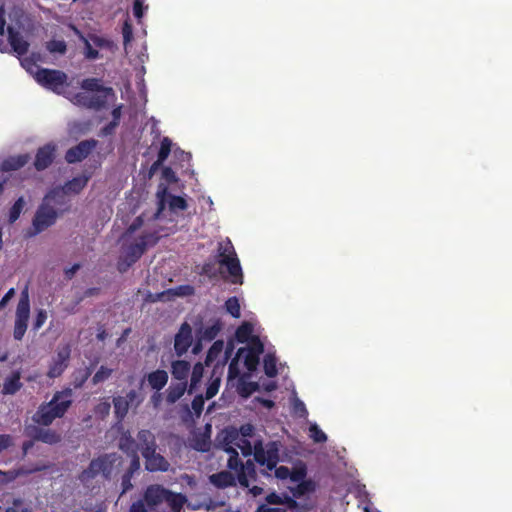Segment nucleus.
Here are the masks:
<instances>
[{"label": "nucleus", "mask_w": 512, "mask_h": 512, "mask_svg": "<svg viewBox=\"0 0 512 512\" xmlns=\"http://www.w3.org/2000/svg\"><path fill=\"white\" fill-rule=\"evenodd\" d=\"M280 447L279 441H269L265 445H263L262 441H257L254 444V460L260 466H265L266 468L260 471L261 474L270 477L269 471L274 470V475L277 479H289L291 482L301 480L304 476H307V465L302 461L296 463L292 469L287 466L277 467L280 461Z\"/></svg>", "instance_id": "1"}, {"label": "nucleus", "mask_w": 512, "mask_h": 512, "mask_svg": "<svg viewBox=\"0 0 512 512\" xmlns=\"http://www.w3.org/2000/svg\"><path fill=\"white\" fill-rule=\"evenodd\" d=\"M73 391L67 387L56 391L49 402L40 404L32 416L34 423L41 426H49L57 418H62L72 406Z\"/></svg>", "instance_id": "2"}, {"label": "nucleus", "mask_w": 512, "mask_h": 512, "mask_svg": "<svg viewBox=\"0 0 512 512\" xmlns=\"http://www.w3.org/2000/svg\"><path fill=\"white\" fill-rule=\"evenodd\" d=\"M217 262L227 270V275L223 276L225 281L235 285L243 284L242 267L230 240L219 243Z\"/></svg>", "instance_id": "3"}, {"label": "nucleus", "mask_w": 512, "mask_h": 512, "mask_svg": "<svg viewBox=\"0 0 512 512\" xmlns=\"http://www.w3.org/2000/svg\"><path fill=\"white\" fill-rule=\"evenodd\" d=\"M120 457L116 453H105L94 458L78 476L81 483L87 484L101 475L104 480H110L116 463Z\"/></svg>", "instance_id": "4"}, {"label": "nucleus", "mask_w": 512, "mask_h": 512, "mask_svg": "<svg viewBox=\"0 0 512 512\" xmlns=\"http://www.w3.org/2000/svg\"><path fill=\"white\" fill-rule=\"evenodd\" d=\"M34 77L41 86L59 95H64L65 88L69 85L67 74L57 69L37 67Z\"/></svg>", "instance_id": "5"}, {"label": "nucleus", "mask_w": 512, "mask_h": 512, "mask_svg": "<svg viewBox=\"0 0 512 512\" xmlns=\"http://www.w3.org/2000/svg\"><path fill=\"white\" fill-rule=\"evenodd\" d=\"M158 237L155 233L145 232L131 243L123 245V254L128 257L130 262H137L145 253L148 246L157 243Z\"/></svg>", "instance_id": "6"}, {"label": "nucleus", "mask_w": 512, "mask_h": 512, "mask_svg": "<svg viewBox=\"0 0 512 512\" xmlns=\"http://www.w3.org/2000/svg\"><path fill=\"white\" fill-rule=\"evenodd\" d=\"M30 317V302L27 291L21 293V297L17 304L13 337L15 340L21 341L26 333L28 321Z\"/></svg>", "instance_id": "7"}, {"label": "nucleus", "mask_w": 512, "mask_h": 512, "mask_svg": "<svg viewBox=\"0 0 512 512\" xmlns=\"http://www.w3.org/2000/svg\"><path fill=\"white\" fill-rule=\"evenodd\" d=\"M156 197L158 205L156 215L164 211L166 203H168L169 209L173 212L177 210L184 211L188 207L187 201L183 197L171 195L168 187L162 183L157 188Z\"/></svg>", "instance_id": "8"}, {"label": "nucleus", "mask_w": 512, "mask_h": 512, "mask_svg": "<svg viewBox=\"0 0 512 512\" xmlns=\"http://www.w3.org/2000/svg\"><path fill=\"white\" fill-rule=\"evenodd\" d=\"M57 217V210L53 208L52 205H48L47 202L43 200L33 218V234H38L52 226L56 222Z\"/></svg>", "instance_id": "9"}, {"label": "nucleus", "mask_w": 512, "mask_h": 512, "mask_svg": "<svg viewBox=\"0 0 512 512\" xmlns=\"http://www.w3.org/2000/svg\"><path fill=\"white\" fill-rule=\"evenodd\" d=\"M71 102L77 106L99 111L106 107L108 100L104 94H88L86 92H78L71 97L67 96Z\"/></svg>", "instance_id": "10"}, {"label": "nucleus", "mask_w": 512, "mask_h": 512, "mask_svg": "<svg viewBox=\"0 0 512 512\" xmlns=\"http://www.w3.org/2000/svg\"><path fill=\"white\" fill-rule=\"evenodd\" d=\"M70 357L71 346L69 344H65L59 347L56 351V356L53 358L51 364L49 365L47 376L49 378L60 377L68 367Z\"/></svg>", "instance_id": "11"}, {"label": "nucleus", "mask_w": 512, "mask_h": 512, "mask_svg": "<svg viewBox=\"0 0 512 512\" xmlns=\"http://www.w3.org/2000/svg\"><path fill=\"white\" fill-rule=\"evenodd\" d=\"M96 146L97 141L94 139L83 140L66 151L65 160L69 164L81 162L91 154Z\"/></svg>", "instance_id": "12"}, {"label": "nucleus", "mask_w": 512, "mask_h": 512, "mask_svg": "<svg viewBox=\"0 0 512 512\" xmlns=\"http://www.w3.org/2000/svg\"><path fill=\"white\" fill-rule=\"evenodd\" d=\"M192 341V328L187 322H184L175 335L174 349L176 354L178 356L185 354L191 346Z\"/></svg>", "instance_id": "13"}, {"label": "nucleus", "mask_w": 512, "mask_h": 512, "mask_svg": "<svg viewBox=\"0 0 512 512\" xmlns=\"http://www.w3.org/2000/svg\"><path fill=\"white\" fill-rule=\"evenodd\" d=\"M56 156V146L53 143H47L39 147L34 161V167L37 171L47 169L54 161Z\"/></svg>", "instance_id": "14"}, {"label": "nucleus", "mask_w": 512, "mask_h": 512, "mask_svg": "<svg viewBox=\"0 0 512 512\" xmlns=\"http://www.w3.org/2000/svg\"><path fill=\"white\" fill-rule=\"evenodd\" d=\"M48 205H52L58 212H65L69 210L70 200L68 194H66L60 187L51 189L43 199Z\"/></svg>", "instance_id": "15"}, {"label": "nucleus", "mask_w": 512, "mask_h": 512, "mask_svg": "<svg viewBox=\"0 0 512 512\" xmlns=\"http://www.w3.org/2000/svg\"><path fill=\"white\" fill-rule=\"evenodd\" d=\"M157 448L150 449L142 454L145 459V468L150 472H166L170 464L164 456L156 452Z\"/></svg>", "instance_id": "16"}, {"label": "nucleus", "mask_w": 512, "mask_h": 512, "mask_svg": "<svg viewBox=\"0 0 512 512\" xmlns=\"http://www.w3.org/2000/svg\"><path fill=\"white\" fill-rule=\"evenodd\" d=\"M27 436L31 437L33 440L41 441L46 444H56L60 442V435L51 429H43L37 426H31L26 429Z\"/></svg>", "instance_id": "17"}, {"label": "nucleus", "mask_w": 512, "mask_h": 512, "mask_svg": "<svg viewBox=\"0 0 512 512\" xmlns=\"http://www.w3.org/2000/svg\"><path fill=\"white\" fill-rule=\"evenodd\" d=\"M8 42L12 48V51L17 54L18 57L24 56L29 50V43L24 39L22 34L15 30L13 27H7Z\"/></svg>", "instance_id": "18"}, {"label": "nucleus", "mask_w": 512, "mask_h": 512, "mask_svg": "<svg viewBox=\"0 0 512 512\" xmlns=\"http://www.w3.org/2000/svg\"><path fill=\"white\" fill-rule=\"evenodd\" d=\"M169 489L154 484L147 487L144 492V501L149 507H156L165 501Z\"/></svg>", "instance_id": "19"}, {"label": "nucleus", "mask_w": 512, "mask_h": 512, "mask_svg": "<svg viewBox=\"0 0 512 512\" xmlns=\"http://www.w3.org/2000/svg\"><path fill=\"white\" fill-rule=\"evenodd\" d=\"M81 89L86 92H93V94H104L105 99L109 100V97H114V90L111 87H105L102 85V80L98 78H86L80 83Z\"/></svg>", "instance_id": "20"}, {"label": "nucleus", "mask_w": 512, "mask_h": 512, "mask_svg": "<svg viewBox=\"0 0 512 512\" xmlns=\"http://www.w3.org/2000/svg\"><path fill=\"white\" fill-rule=\"evenodd\" d=\"M292 482L296 483V486L288 487V490L298 499L305 495L312 494L317 490V483L313 479L307 478V476H304L301 480Z\"/></svg>", "instance_id": "21"}, {"label": "nucleus", "mask_w": 512, "mask_h": 512, "mask_svg": "<svg viewBox=\"0 0 512 512\" xmlns=\"http://www.w3.org/2000/svg\"><path fill=\"white\" fill-rule=\"evenodd\" d=\"M91 178L90 174H83L77 177H74L73 179L67 181L64 183L63 186H59L63 191L70 195H77L79 194L88 184L89 180Z\"/></svg>", "instance_id": "22"}, {"label": "nucleus", "mask_w": 512, "mask_h": 512, "mask_svg": "<svg viewBox=\"0 0 512 512\" xmlns=\"http://www.w3.org/2000/svg\"><path fill=\"white\" fill-rule=\"evenodd\" d=\"M145 379L151 389L159 392L166 386L169 379V375L167 371L163 369H157L155 371L148 373L145 376Z\"/></svg>", "instance_id": "23"}, {"label": "nucleus", "mask_w": 512, "mask_h": 512, "mask_svg": "<svg viewBox=\"0 0 512 512\" xmlns=\"http://www.w3.org/2000/svg\"><path fill=\"white\" fill-rule=\"evenodd\" d=\"M225 440L227 441V445H236L244 456H249L252 453L254 454V447L252 448L251 443L247 439L240 438V434L237 430L228 432L225 436Z\"/></svg>", "instance_id": "24"}, {"label": "nucleus", "mask_w": 512, "mask_h": 512, "mask_svg": "<svg viewBox=\"0 0 512 512\" xmlns=\"http://www.w3.org/2000/svg\"><path fill=\"white\" fill-rule=\"evenodd\" d=\"M237 479L239 484L245 488L249 487V480H257V471L252 460H247L246 463H243L241 470L237 475Z\"/></svg>", "instance_id": "25"}, {"label": "nucleus", "mask_w": 512, "mask_h": 512, "mask_svg": "<svg viewBox=\"0 0 512 512\" xmlns=\"http://www.w3.org/2000/svg\"><path fill=\"white\" fill-rule=\"evenodd\" d=\"M50 467H51L50 464L37 463V464H34V465H32V466H30L28 468L21 467V468H19L17 470H11V471H7V472H4V471L0 470V475L7 476L8 480L12 481V480H14L19 475H29V474H33V473H36V472L45 471V470L49 469Z\"/></svg>", "instance_id": "26"}, {"label": "nucleus", "mask_w": 512, "mask_h": 512, "mask_svg": "<svg viewBox=\"0 0 512 512\" xmlns=\"http://www.w3.org/2000/svg\"><path fill=\"white\" fill-rule=\"evenodd\" d=\"M138 449L141 453L148 452L150 449L157 448L156 439L154 434L147 429H142L137 434Z\"/></svg>", "instance_id": "27"}, {"label": "nucleus", "mask_w": 512, "mask_h": 512, "mask_svg": "<svg viewBox=\"0 0 512 512\" xmlns=\"http://www.w3.org/2000/svg\"><path fill=\"white\" fill-rule=\"evenodd\" d=\"M190 369V363L185 360H176L171 364V374L173 378L181 382H187Z\"/></svg>", "instance_id": "28"}, {"label": "nucleus", "mask_w": 512, "mask_h": 512, "mask_svg": "<svg viewBox=\"0 0 512 512\" xmlns=\"http://www.w3.org/2000/svg\"><path fill=\"white\" fill-rule=\"evenodd\" d=\"M30 160L29 154H20L16 156H10L2 162V169L4 171H14L24 167Z\"/></svg>", "instance_id": "29"}, {"label": "nucleus", "mask_w": 512, "mask_h": 512, "mask_svg": "<svg viewBox=\"0 0 512 512\" xmlns=\"http://www.w3.org/2000/svg\"><path fill=\"white\" fill-rule=\"evenodd\" d=\"M210 481L218 488H227L235 485V477L229 471H221L211 475Z\"/></svg>", "instance_id": "30"}, {"label": "nucleus", "mask_w": 512, "mask_h": 512, "mask_svg": "<svg viewBox=\"0 0 512 512\" xmlns=\"http://www.w3.org/2000/svg\"><path fill=\"white\" fill-rule=\"evenodd\" d=\"M187 389V382H179L171 384L167 389L166 401L169 404L177 402L185 393Z\"/></svg>", "instance_id": "31"}, {"label": "nucleus", "mask_w": 512, "mask_h": 512, "mask_svg": "<svg viewBox=\"0 0 512 512\" xmlns=\"http://www.w3.org/2000/svg\"><path fill=\"white\" fill-rule=\"evenodd\" d=\"M164 502L168 504L172 512H180L186 502V497L181 493H175L168 490Z\"/></svg>", "instance_id": "32"}, {"label": "nucleus", "mask_w": 512, "mask_h": 512, "mask_svg": "<svg viewBox=\"0 0 512 512\" xmlns=\"http://www.w3.org/2000/svg\"><path fill=\"white\" fill-rule=\"evenodd\" d=\"M119 448L127 455H133L138 452V445L129 432H125L121 435Z\"/></svg>", "instance_id": "33"}, {"label": "nucleus", "mask_w": 512, "mask_h": 512, "mask_svg": "<svg viewBox=\"0 0 512 512\" xmlns=\"http://www.w3.org/2000/svg\"><path fill=\"white\" fill-rule=\"evenodd\" d=\"M115 416L119 421H122L129 411V400L123 396H116L113 398Z\"/></svg>", "instance_id": "34"}, {"label": "nucleus", "mask_w": 512, "mask_h": 512, "mask_svg": "<svg viewBox=\"0 0 512 512\" xmlns=\"http://www.w3.org/2000/svg\"><path fill=\"white\" fill-rule=\"evenodd\" d=\"M236 339L240 343H247L249 342L253 335V326L249 322L242 323L235 332Z\"/></svg>", "instance_id": "35"}, {"label": "nucleus", "mask_w": 512, "mask_h": 512, "mask_svg": "<svg viewBox=\"0 0 512 512\" xmlns=\"http://www.w3.org/2000/svg\"><path fill=\"white\" fill-rule=\"evenodd\" d=\"M172 142L168 137H164L160 143V149L158 151L157 160L155 161V166H160L163 162L168 158L171 152Z\"/></svg>", "instance_id": "36"}, {"label": "nucleus", "mask_w": 512, "mask_h": 512, "mask_svg": "<svg viewBox=\"0 0 512 512\" xmlns=\"http://www.w3.org/2000/svg\"><path fill=\"white\" fill-rule=\"evenodd\" d=\"M225 451L230 454L227 464L228 468L230 470H234L238 474L241 470V466L243 465V462L239 458L238 452L231 446L226 447Z\"/></svg>", "instance_id": "37"}, {"label": "nucleus", "mask_w": 512, "mask_h": 512, "mask_svg": "<svg viewBox=\"0 0 512 512\" xmlns=\"http://www.w3.org/2000/svg\"><path fill=\"white\" fill-rule=\"evenodd\" d=\"M223 348L224 342L222 340L215 341L207 352L205 363L207 365L212 364L220 356Z\"/></svg>", "instance_id": "38"}, {"label": "nucleus", "mask_w": 512, "mask_h": 512, "mask_svg": "<svg viewBox=\"0 0 512 512\" xmlns=\"http://www.w3.org/2000/svg\"><path fill=\"white\" fill-rule=\"evenodd\" d=\"M263 367H264V372L268 377H270V378L275 377L278 373L276 357L272 354L265 355L264 360H263Z\"/></svg>", "instance_id": "39"}, {"label": "nucleus", "mask_w": 512, "mask_h": 512, "mask_svg": "<svg viewBox=\"0 0 512 512\" xmlns=\"http://www.w3.org/2000/svg\"><path fill=\"white\" fill-rule=\"evenodd\" d=\"M22 387L19 374H14L3 385L4 394H15Z\"/></svg>", "instance_id": "40"}, {"label": "nucleus", "mask_w": 512, "mask_h": 512, "mask_svg": "<svg viewBox=\"0 0 512 512\" xmlns=\"http://www.w3.org/2000/svg\"><path fill=\"white\" fill-rule=\"evenodd\" d=\"M204 367L201 363H196L192 369L191 373V379H190V388L189 392L192 393V391L197 387L198 383L200 382L201 378L203 377Z\"/></svg>", "instance_id": "41"}, {"label": "nucleus", "mask_w": 512, "mask_h": 512, "mask_svg": "<svg viewBox=\"0 0 512 512\" xmlns=\"http://www.w3.org/2000/svg\"><path fill=\"white\" fill-rule=\"evenodd\" d=\"M225 308L227 312L234 318L241 316L240 304L237 297L233 296L226 300Z\"/></svg>", "instance_id": "42"}, {"label": "nucleus", "mask_w": 512, "mask_h": 512, "mask_svg": "<svg viewBox=\"0 0 512 512\" xmlns=\"http://www.w3.org/2000/svg\"><path fill=\"white\" fill-rule=\"evenodd\" d=\"M46 49L52 54H65L67 51V45L64 40L52 39L46 43Z\"/></svg>", "instance_id": "43"}, {"label": "nucleus", "mask_w": 512, "mask_h": 512, "mask_svg": "<svg viewBox=\"0 0 512 512\" xmlns=\"http://www.w3.org/2000/svg\"><path fill=\"white\" fill-rule=\"evenodd\" d=\"M25 201L23 197H19L9 211V223H14L19 217L24 208Z\"/></svg>", "instance_id": "44"}, {"label": "nucleus", "mask_w": 512, "mask_h": 512, "mask_svg": "<svg viewBox=\"0 0 512 512\" xmlns=\"http://www.w3.org/2000/svg\"><path fill=\"white\" fill-rule=\"evenodd\" d=\"M113 373V369L108 368L106 366H100V368L97 370V372L92 377V383L93 385H97L99 383H102L106 381Z\"/></svg>", "instance_id": "45"}, {"label": "nucleus", "mask_w": 512, "mask_h": 512, "mask_svg": "<svg viewBox=\"0 0 512 512\" xmlns=\"http://www.w3.org/2000/svg\"><path fill=\"white\" fill-rule=\"evenodd\" d=\"M247 343L249 344L247 352L257 355H261L264 352V344L258 336H253L252 339Z\"/></svg>", "instance_id": "46"}, {"label": "nucleus", "mask_w": 512, "mask_h": 512, "mask_svg": "<svg viewBox=\"0 0 512 512\" xmlns=\"http://www.w3.org/2000/svg\"><path fill=\"white\" fill-rule=\"evenodd\" d=\"M260 355L247 352L244 357V364L248 371L253 372L259 364Z\"/></svg>", "instance_id": "47"}, {"label": "nucleus", "mask_w": 512, "mask_h": 512, "mask_svg": "<svg viewBox=\"0 0 512 512\" xmlns=\"http://www.w3.org/2000/svg\"><path fill=\"white\" fill-rule=\"evenodd\" d=\"M143 218L141 216L136 217L133 222L128 226L126 231L122 235V239L126 240L129 236H131L134 232L139 230L143 226Z\"/></svg>", "instance_id": "48"}, {"label": "nucleus", "mask_w": 512, "mask_h": 512, "mask_svg": "<svg viewBox=\"0 0 512 512\" xmlns=\"http://www.w3.org/2000/svg\"><path fill=\"white\" fill-rule=\"evenodd\" d=\"M280 499H281V505H286L287 508L291 511H298L297 509L299 508V503L297 501L298 498H295L292 494L291 496L288 495V494H282L280 495Z\"/></svg>", "instance_id": "49"}, {"label": "nucleus", "mask_w": 512, "mask_h": 512, "mask_svg": "<svg viewBox=\"0 0 512 512\" xmlns=\"http://www.w3.org/2000/svg\"><path fill=\"white\" fill-rule=\"evenodd\" d=\"M280 499H281V505H286L287 508L291 511H298L297 509L299 508V503L297 501L298 498H295L292 494L291 496L288 495V494H282L280 495Z\"/></svg>", "instance_id": "50"}, {"label": "nucleus", "mask_w": 512, "mask_h": 512, "mask_svg": "<svg viewBox=\"0 0 512 512\" xmlns=\"http://www.w3.org/2000/svg\"><path fill=\"white\" fill-rule=\"evenodd\" d=\"M91 375V369L86 368L85 370L81 371L79 375H75L73 380V386L74 388H81L85 382L88 380V378Z\"/></svg>", "instance_id": "51"}, {"label": "nucleus", "mask_w": 512, "mask_h": 512, "mask_svg": "<svg viewBox=\"0 0 512 512\" xmlns=\"http://www.w3.org/2000/svg\"><path fill=\"white\" fill-rule=\"evenodd\" d=\"M311 437L316 443H323L327 440L326 434L316 425L310 426Z\"/></svg>", "instance_id": "52"}, {"label": "nucleus", "mask_w": 512, "mask_h": 512, "mask_svg": "<svg viewBox=\"0 0 512 512\" xmlns=\"http://www.w3.org/2000/svg\"><path fill=\"white\" fill-rule=\"evenodd\" d=\"M111 409V404L105 400L98 403L94 408V413L101 418H104L109 415Z\"/></svg>", "instance_id": "53"}, {"label": "nucleus", "mask_w": 512, "mask_h": 512, "mask_svg": "<svg viewBox=\"0 0 512 512\" xmlns=\"http://www.w3.org/2000/svg\"><path fill=\"white\" fill-rule=\"evenodd\" d=\"M242 351H243V349H239L237 356L234 359H232V361L229 364L228 376L230 379H234L239 376L240 371H239V365H238V356L240 355V353Z\"/></svg>", "instance_id": "54"}, {"label": "nucleus", "mask_w": 512, "mask_h": 512, "mask_svg": "<svg viewBox=\"0 0 512 512\" xmlns=\"http://www.w3.org/2000/svg\"><path fill=\"white\" fill-rule=\"evenodd\" d=\"M219 387H220V380L219 379L212 380L206 388L205 399L209 400V399L213 398L218 393Z\"/></svg>", "instance_id": "55"}, {"label": "nucleus", "mask_w": 512, "mask_h": 512, "mask_svg": "<svg viewBox=\"0 0 512 512\" xmlns=\"http://www.w3.org/2000/svg\"><path fill=\"white\" fill-rule=\"evenodd\" d=\"M47 319V312L44 309H40L37 311L36 317L33 322V329L35 331L39 330L45 323Z\"/></svg>", "instance_id": "56"}, {"label": "nucleus", "mask_w": 512, "mask_h": 512, "mask_svg": "<svg viewBox=\"0 0 512 512\" xmlns=\"http://www.w3.org/2000/svg\"><path fill=\"white\" fill-rule=\"evenodd\" d=\"M132 477H133V474H131V472H126L122 475V478H121V487H122V491H121V495L125 494L127 491H129L130 489H132L133 485H132Z\"/></svg>", "instance_id": "57"}, {"label": "nucleus", "mask_w": 512, "mask_h": 512, "mask_svg": "<svg viewBox=\"0 0 512 512\" xmlns=\"http://www.w3.org/2000/svg\"><path fill=\"white\" fill-rule=\"evenodd\" d=\"M135 262H130L127 256L124 254L119 258L117 263V269L119 272H126Z\"/></svg>", "instance_id": "58"}, {"label": "nucleus", "mask_w": 512, "mask_h": 512, "mask_svg": "<svg viewBox=\"0 0 512 512\" xmlns=\"http://www.w3.org/2000/svg\"><path fill=\"white\" fill-rule=\"evenodd\" d=\"M204 397L202 395H197L192 400L191 406L195 413L200 414L204 407Z\"/></svg>", "instance_id": "59"}, {"label": "nucleus", "mask_w": 512, "mask_h": 512, "mask_svg": "<svg viewBox=\"0 0 512 512\" xmlns=\"http://www.w3.org/2000/svg\"><path fill=\"white\" fill-rule=\"evenodd\" d=\"M219 331H220V326L218 324L209 326L204 330V338L207 340H213L217 336Z\"/></svg>", "instance_id": "60"}, {"label": "nucleus", "mask_w": 512, "mask_h": 512, "mask_svg": "<svg viewBox=\"0 0 512 512\" xmlns=\"http://www.w3.org/2000/svg\"><path fill=\"white\" fill-rule=\"evenodd\" d=\"M201 274L206 275L209 278H214L216 276L214 263H212V262L204 263L202 266Z\"/></svg>", "instance_id": "61"}, {"label": "nucleus", "mask_w": 512, "mask_h": 512, "mask_svg": "<svg viewBox=\"0 0 512 512\" xmlns=\"http://www.w3.org/2000/svg\"><path fill=\"white\" fill-rule=\"evenodd\" d=\"M13 444V438L9 434H0V453Z\"/></svg>", "instance_id": "62"}, {"label": "nucleus", "mask_w": 512, "mask_h": 512, "mask_svg": "<svg viewBox=\"0 0 512 512\" xmlns=\"http://www.w3.org/2000/svg\"><path fill=\"white\" fill-rule=\"evenodd\" d=\"M129 512H147L145 503L142 500L133 502L130 506Z\"/></svg>", "instance_id": "63"}, {"label": "nucleus", "mask_w": 512, "mask_h": 512, "mask_svg": "<svg viewBox=\"0 0 512 512\" xmlns=\"http://www.w3.org/2000/svg\"><path fill=\"white\" fill-rule=\"evenodd\" d=\"M255 512H285L282 508L269 507L266 504H261L257 507Z\"/></svg>", "instance_id": "64"}]
</instances>
